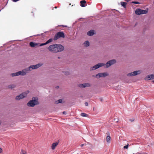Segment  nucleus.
<instances>
[{"mask_svg":"<svg viewBox=\"0 0 154 154\" xmlns=\"http://www.w3.org/2000/svg\"><path fill=\"white\" fill-rule=\"evenodd\" d=\"M116 63V60L115 59L112 60H109L107 62L106 64V68H108L110 66L113 65Z\"/></svg>","mask_w":154,"mask_h":154,"instance_id":"obj_8","label":"nucleus"},{"mask_svg":"<svg viewBox=\"0 0 154 154\" xmlns=\"http://www.w3.org/2000/svg\"><path fill=\"white\" fill-rule=\"evenodd\" d=\"M146 80L154 79V75L151 74L147 75L145 78Z\"/></svg>","mask_w":154,"mask_h":154,"instance_id":"obj_14","label":"nucleus"},{"mask_svg":"<svg viewBox=\"0 0 154 154\" xmlns=\"http://www.w3.org/2000/svg\"><path fill=\"white\" fill-rule=\"evenodd\" d=\"M104 65L105 64L103 63H99L91 68L90 69V70H93L96 69L100 67L104 66Z\"/></svg>","mask_w":154,"mask_h":154,"instance_id":"obj_6","label":"nucleus"},{"mask_svg":"<svg viewBox=\"0 0 154 154\" xmlns=\"http://www.w3.org/2000/svg\"><path fill=\"white\" fill-rule=\"evenodd\" d=\"M15 87V85H11L8 86V88L12 89Z\"/></svg>","mask_w":154,"mask_h":154,"instance_id":"obj_24","label":"nucleus"},{"mask_svg":"<svg viewBox=\"0 0 154 154\" xmlns=\"http://www.w3.org/2000/svg\"><path fill=\"white\" fill-rule=\"evenodd\" d=\"M128 145H126L125 146L123 147L124 149H128Z\"/></svg>","mask_w":154,"mask_h":154,"instance_id":"obj_30","label":"nucleus"},{"mask_svg":"<svg viewBox=\"0 0 154 154\" xmlns=\"http://www.w3.org/2000/svg\"><path fill=\"white\" fill-rule=\"evenodd\" d=\"M141 73L140 71V70L137 71H135L130 73H128L127 74V75L128 76H132L136 75L137 74H139Z\"/></svg>","mask_w":154,"mask_h":154,"instance_id":"obj_10","label":"nucleus"},{"mask_svg":"<svg viewBox=\"0 0 154 154\" xmlns=\"http://www.w3.org/2000/svg\"><path fill=\"white\" fill-rule=\"evenodd\" d=\"M42 65V64L38 63L35 65L30 66L29 68H27L28 69L29 71L32 70L33 69H37L41 66Z\"/></svg>","mask_w":154,"mask_h":154,"instance_id":"obj_5","label":"nucleus"},{"mask_svg":"<svg viewBox=\"0 0 154 154\" xmlns=\"http://www.w3.org/2000/svg\"><path fill=\"white\" fill-rule=\"evenodd\" d=\"M131 0H125V1L126 2H129V1H130Z\"/></svg>","mask_w":154,"mask_h":154,"instance_id":"obj_34","label":"nucleus"},{"mask_svg":"<svg viewBox=\"0 0 154 154\" xmlns=\"http://www.w3.org/2000/svg\"><path fill=\"white\" fill-rule=\"evenodd\" d=\"M84 46L85 47H87L89 46L90 43L88 41H85L83 43Z\"/></svg>","mask_w":154,"mask_h":154,"instance_id":"obj_20","label":"nucleus"},{"mask_svg":"<svg viewBox=\"0 0 154 154\" xmlns=\"http://www.w3.org/2000/svg\"><path fill=\"white\" fill-rule=\"evenodd\" d=\"M63 114H64L66 113V112L65 111H63Z\"/></svg>","mask_w":154,"mask_h":154,"instance_id":"obj_36","label":"nucleus"},{"mask_svg":"<svg viewBox=\"0 0 154 154\" xmlns=\"http://www.w3.org/2000/svg\"><path fill=\"white\" fill-rule=\"evenodd\" d=\"M56 44L52 45H50L48 49L49 51L53 53H57V50L56 48Z\"/></svg>","mask_w":154,"mask_h":154,"instance_id":"obj_4","label":"nucleus"},{"mask_svg":"<svg viewBox=\"0 0 154 154\" xmlns=\"http://www.w3.org/2000/svg\"><path fill=\"white\" fill-rule=\"evenodd\" d=\"M38 104V99L36 97H33L32 100L29 101L27 103V105L30 107H33L35 105Z\"/></svg>","mask_w":154,"mask_h":154,"instance_id":"obj_1","label":"nucleus"},{"mask_svg":"<svg viewBox=\"0 0 154 154\" xmlns=\"http://www.w3.org/2000/svg\"><path fill=\"white\" fill-rule=\"evenodd\" d=\"M131 3H134V4H140L139 2H136V1H133V2H132Z\"/></svg>","mask_w":154,"mask_h":154,"instance_id":"obj_28","label":"nucleus"},{"mask_svg":"<svg viewBox=\"0 0 154 154\" xmlns=\"http://www.w3.org/2000/svg\"><path fill=\"white\" fill-rule=\"evenodd\" d=\"M56 46L57 53L61 52L64 50V47L62 45L59 44H56Z\"/></svg>","mask_w":154,"mask_h":154,"instance_id":"obj_9","label":"nucleus"},{"mask_svg":"<svg viewBox=\"0 0 154 154\" xmlns=\"http://www.w3.org/2000/svg\"><path fill=\"white\" fill-rule=\"evenodd\" d=\"M2 149L1 148H0V153H2Z\"/></svg>","mask_w":154,"mask_h":154,"instance_id":"obj_33","label":"nucleus"},{"mask_svg":"<svg viewBox=\"0 0 154 154\" xmlns=\"http://www.w3.org/2000/svg\"><path fill=\"white\" fill-rule=\"evenodd\" d=\"M29 71V69H27V68L23 69L22 71H20V75H24L26 73H28Z\"/></svg>","mask_w":154,"mask_h":154,"instance_id":"obj_12","label":"nucleus"},{"mask_svg":"<svg viewBox=\"0 0 154 154\" xmlns=\"http://www.w3.org/2000/svg\"><path fill=\"white\" fill-rule=\"evenodd\" d=\"M58 142H56L55 143H54L52 144L51 146V149H54L56 146L58 145Z\"/></svg>","mask_w":154,"mask_h":154,"instance_id":"obj_19","label":"nucleus"},{"mask_svg":"<svg viewBox=\"0 0 154 154\" xmlns=\"http://www.w3.org/2000/svg\"><path fill=\"white\" fill-rule=\"evenodd\" d=\"M127 5V3L125 2H121V5L122 6L125 8H126V5Z\"/></svg>","mask_w":154,"mask_h":154,"instance_id":"obj_22","label":"nucleus"},{"mask_svg":"<svg viewBox=\"0 0 154 154\" xmlns=\"http://www.w3.org/2000/svg\"><path fill=\"white\" fill-rule=\"evenodd\" d=\"M59 88V87L58 86H57V87H56V88Z\"/></svg>","mask_w":154,"mask_h":154,"instance_id":"obj_38","label":"nucleus"},{"mask_svg":"<svg viewBox=\"0 0 154 154\" xmlns=\"http://www.w3.org/2000/svg\"><path fill=\"white\" fill-rule=\"evenodd\" d=\"M63 103L62 100V99H59L55 102V104H58L59 103Z\"/></svg>","mask_w":154,"mask_h":154,"instance_id":"obj_23","label":"nucleus"},{"mask_svg":"<svg viewBox=\"0 0 154 154\" xmlns=\"http://www.w3.org/2000/svg\"><path fill=\"white\" fill-rule=\"evenodd\" d=\"M106 134H108V135L109 134V132H108L106 133Z\"/></svg>","mask_w":154,"mask_h":154,"instance_id":"obj_37","label":"nucleus"},{"mask_svg":"<svg viewBox=\"0 0 154 154\" xmlns=\"http://www.w3.org/2000/svg\"><path fill=\"white\" fill-rule=\"evenodd\" d=\"M86 2L85 0H82L80 2V6L82 7H84L85 6V4L86 3Z\"/></svg>","mask_w":154,"mask_h":154,"instance_id":"obj_17","label":"nucleus"},{"mask_svg":"<svg viewBox=\"0 0 154 154\" xmlns=\"http://www.w3.org/2000/svg\"><path fill=\"white\" fill-rule=\"evenodd\" d=\"M147 11L146 10H143L138 8L136 10L135 13L137 15H140L141 14H146L147 13Z\"/></svg>","mask_w":154,"mask_h":154,"instance_id":"obj_3","label":"nucleus"},{"mask_svg":"<svg viewBox=\"0 0 154 154\" xmlns=\"http://www.w3.org/2000/svg\"><path fill=\"white\" fill-rule=\"evenodd\" d=\"M52 41H53L52 39V38L48 40L45 43H42V44H40V45H39V46H43V45H46L49 43L52 42Z\"/></svg>","mask_w":154,"mask_h":154,"instance_id":"obj_15","label":"nucleus"},{"mask_svg":"<svg viewBox=\"0 0 154 154\" xmlns=\"http://www.w3.org/2000/svg\"><path fill=\"white\" fill-rule=\"evenodd\" d=\"M11 75L13 77L16 76H18L19 75V71L15 73H12L11 74Z\"/></svg>","mask_w":154,"mask_h":154,"instance_id":"obj_21","label":"nucleus"},{"mask_svg":"<svg viewBox=\"0 0 154 154\" xmlns=\"http://www.w3.org/2000/svg\"><path fill=\"white\" fill-rule=\"evenodd\" d=\"M29 91H27L20 94V99L26 97L27 96V94L29 93Z\"/></svg>","mask_w":154,"mask_h":154,"instance_id":"obj_11","label":"nucleus"},{"mask_svg":"<svg viewBox=\"0 0 154 154\" xmlns=\"http://www.w3.org/2000/svg\"><path fill=\"white\" fill-rule=\"evenodd\" d=\"M108 75L107 72L99 73L96 75V77L97 79H99L100 77H104Z\"/></svg>","mask_w":154,"mask_h":154,"instance_id":"obj_7","label":"nucleus"},{"mask_svg":"<svg viewBox=\"0 0 154 154\" xmlns=\"http://www.w3.org/2000/svg\"><path fill=\"white\" fill-rule=\"evenodd\" d=\"M58 59H60V57H58Z\"/></svg>","mask_w":154,"mask_h":154,"instance_id":"obj_39","label":"nucleus"},{"mask_svg":"<svg viewBox=\"0 0 154 154\" xmlns=\"http://www.w3.org/2000/svg\"><path fill=\"white\" fill-rule=\"evenodd\" d=\"M29 45L31 47H34L37 46L38 45V44L33 42H31L29 43Z\"/></svg>","mask_w":154,"mask_h":154,"instance_id":"obj_16","label":"nucleus"},{"mask_svg":"<svg viewBox=\"0 0 154 154\" xmlns=\"http://www.w3.org/2000/svg\"><path fill=\"white\" fill-rule=\"evenodd\" d=\"M16 99L17 100L19 99V95H17L16 97Z\"/></svg>","mask_w":154,"mask_h":154,"instance_id":"obj_31","label":"nucleus"},{"mask_svg":"<svg viewBox=\"0 0 154 154\" xmlns=\"http://www.w3.org/2000/svg\"><path fill=\"white\" fill-rule=\"evenodd\" d=\"M81 115L82 116L84 117H87V115L85 113H81Z\"/></svg>","mask_w":154,"mask_h":154,"instance_id":"obj_27","label":"nucleus"},{"mask_svg":"<svg viewBox=\"0 0 154 154\" xmlns=\"http://www.w3.org/2000/svg\"><path fill=\"white\" fill-rule=\"evenodd\" d=\"M84 145V144H82L81 145V147H82Z\"/></svg>","mask_w":154,"mask_h":154,"instance_id":"obj_35","label":"nucleus"},{"mask_svg":"<svg viewBox=\"0 0 154 154\" xmlns=\"http://www.w3.org/2000/svg\"><path fill=\"white\" fill-rule=\"evenodd\" d=\"M65 37L64 33L62 32H57L55 35L54 38V40H56L60 38H64Z\"/></svg>","mask_w":154,"mask_h":154,"instance_id":"obj_2","label":"nucleus"},{"mask_svg":"<svg viewBox=\"0 0 154 154\" xmlns=\"http://www.w3.org/2000/svg\"><path fill=\"white\" fill-rule=\"evenodd\" d=\"M64 74L66 75H69L70 73L69 72L66 71V72H65Z\"/></svg>","mask_w":154,"mask_h":154,"instance_id":"obj_29","label":"nucleus"},{"mask_svg":"<svg viewBox=\"0 0 154 154\" xmlns=\"http://www.w3.org/2000/svg\"><path fill=\"white\" fill-rule=\"evenodd\" d=\"M94 34V30H91L88 32L87 34L89 36H92Z\"/></svg>","mask_w":154,"mask_h":154,"instance_id":"obj_18","label":"nucleus"},{"mask_svg":"<svg viewBox=\"0 0 154 154\" xmlns=\"http://www.w3.org/2000/svg\"><path fill=\"white\" fill-rule=\"evenodd\" d=\"M85 105L86 106H88V103L87 102H85Z\"/></svg>","mask_w":154,"mask_h":154,"instance_id":"obj_32","label":"nucleus"},{"mask_svg":"<svg viewBox=\"0 0 154 154\" xmlns=\"http://www.w3.org/2000/svg\"><path fill=\"white\" fill-rule=\"evenodd\" d=\"M20 154H27L26 151L22 149L21 151Z\"/></svg>","mask_w":154,"mask_h":154,"instance_id":"obj_26","label":"nucleus"},{"mask_svg":"<svg viewBox=\"0 0 154 154\" xmlns=\"http://www.w3.org/2000/svg\"><path fill=\"white\" fill-rule=\"evenodd\" d=\"M110 139H111V137L109 136L108 135L106 137V141L107 142H108V143L110 142Z\"/></svg>","mask_w":154,"mask_h":154,"instance_id":"obj_25","label":"nucleus"},{"mask_svg":"<svg viewBox=\"0 0 154 154\" xmlns=\"http://www.w3.org/2000/svg\"><path fill=\"white\" fill-rule=\"evenodd\" d=\"M91 86V85L89 83H85L84 84H79V86L82 88L87 87H89Z\"/></svg>","mask_w":154,"mask_h":154,"instance_id":"obj_13","label":"nucleus"}]
</instances>
